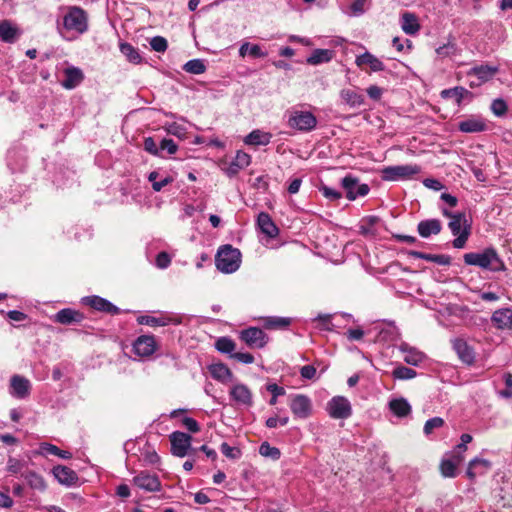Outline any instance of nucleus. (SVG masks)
<instances>
[{
	"label": "nucleus",
	"mask_w": 512,
	"mask_h": 512,
	"mask_svg": "<svg viewBox=\"0 0 512 512\" xmlns=\"http://www.w3.org/2000/svg\"><path fill=\"white\" fill-rule=\"evenodd\" d=\"M58 32L66 40H74L88 30V15L79 6H69L57 25Z\"/></svg>",
	"instance_id": "1"
},
{
	"label": "nucleus",
	"mask_w": 512,
	"mask_h": 512,
	"mask_svg": "<svg viewBox=\"0 0 512 512\" xmlns=\"http://www.w3.org/2000/svg\"><path fill=\"white\" fill-rule=\"evenodd\" d=\"M463 260L466 265L477 266L491 272H501L506 269L503 260L492 247L485 248L481 252L466 253L463 255Z\"/></svg>",
	"instance_id": "2"
},
{
	"label": "nucleus",
	"mask_w": 512,
	"mask_h": 512,
	"mask_svg": "<svg viewBox=\"0 0 512 512\" xmlns=\"http://www.w3.org/2000/svg\"><path fill=\"white\" fill-rule=\"evenodd\" d=\"M242 255L239 249L230 244L219 247L215 256V264L219 271L225 274L236 272L241 265Z\"/></svg>",
	"instance_id": "3"
},
{
	"label": "nucleus",
	"mask_w": 512,
	"mask_h": 512,
	"mask_svg": "<svg viewBox=\"0 0 512 512\" xmlns=\"http://www.w3.org/2000/svg\"><path fill=\"white\" fill-rule=\"evenodd\" d=\"M287 125L300 132H310L317 126V118L310 111L290 110L287 111Z\"/></svg>",
	"instance_id": "4"
},
{
	"label": "nucleus",
	"mask_w": 512,
	"mask_h": 512,
	"mask_svg": "<svg viewBox=\"0 0 512 512\" xmlns=\"http://www.w3.org/2000/svg\"><path fill=\"white\" fill-rule=\"evenodd\" d=\"M420 172L421 167L417 164L394 165L383 168L381 177L384 181H404L413 179Z\"/></svg>",
	"instance_id": "5"
},
{
	"label": "nucleus",
	"mask_w": 512,
	"mask_h": 512,
	"mask_svg": "<svg viewBox=\"0 0 512 512\" xmlns=\"http://www.w3.org/2000/svg\"><path fill=\"white\" fill-rule=\"evenodd\" d=\"M451 233L456 236L452 244L454 248L461 249L465 246L470 235V227L466 224L464 213H456L448 223Z\"/></svg>",
	"instance_id": "6"
},
{
	"label": "nucleus",
	"mask_w": 512,
	"mask_h": 512,
	"mask_svg": "<svg viewBox=\"0 0 512 512\" xmlns=\"http://www.w3.org/2000/svg\"><path fill=\"white\" fill-rule=\"evenodd\" d=\"M368 333H374L375 341L383 344H393L400 338L399 329L393 322H377Z\"/></svg>",
	"instance_id": "7"
},
{
	"label": "nucleus",
	"mask_w": 512,
	"mask_h": 512,
	"mask_svg": "<svg viewBox=\"0 0 512 512\" xmlns=\"http://www.w3.org/2000/svg\"><path fill=\"white\" fill-rule=\"evenodd\" d=\"M341 186L346 192V198L350 201H354L358 197H364L370 191L367 184L360 183L359 179L351 174L346 175L341 180Z\"/></svg>",
	"instance_id": "8"
},
{
	"label": "nucleus",
	"mask_w": 512,
	"mask_h": 512,
	"mask_svg": "<svg viewBox=\"0 0 512 512\" xmlns=\"http://www.w3.org/2000/svg\"><path fill=\"white\" fill-rule=\"evenodd\" d=\"M327 412L333 419H347L352 415L351 403L344 396H334L327 403Z\"/></svg>",
	"instance_id": "9"
},
{
	"label": "nucleus",
	"mask_w": 512,
	"mask_h": 512,
	"mask_svg": "<svg viewBox=\"0 0 512 512\" xmlns=\"http://www.w3.org/2000/svg\"><path fill=\"white\" fill-rule=\"evenodd\" d=\"M32 384L30 380L22 375L15 374L9 381V394L16 399H26L31 393Z\"/></svg>",
	"instance_id": "10"
},
{
	"label": "nucleus",
	"mask_w": 512,
	"mask_h": 512,
	"mask_svg": "<svg viewBox=\"0 0 512 512\" xmlns=\"http://www.w3.org/2000/svg\"><path fill=\"white\" fill-rule=\"evenodd\" d=\"M81 303L99 312H104L111 315L120 314V309L117 306H115L109 300L97 295L82 297Z\"/></svg>",
	"instance_id": "11"
},
{
	"label": "nucleus",
	"mask_w": 512,
	"mask_h": 512,
	"mask_svg": "<svg viewBox=\"0 0 512 512\" xmlns=\"http://www.w3.org/2000/svg\"><path fill=\"white\" fill-rule=\"evenodd\" d=\"M498 72V68L496 66L490 65H479L472 67L468 72V78L476 77L477 82H470L469 86L471 88H476L486 83L490 79L494 77V75Z\"/></svg>",
	"instance_id": "12"
},
{
	"label": "nucleus",
	"mask_w": 512,
	"mask_h": 512,
	"mask_svg": "<svg viewBox=\"0 0 512 512\" xmlns=\"http://www.w3.org/2000/svg\"><path fill=\"white\" fill-rule=\"evenodd\" d=\"M240 339L251 348H263L268 342V336L257 327H249L240 332Z\"/></svg>",
	"instance_id": "13"
},
{
	"label": "nucleus",
	"mask_w": 512,
	"mask_h": 512,
	"mask_svg": "<svg viewBox=\"0 0 512 512\" xmlns=\"http://www.w3.org/2000/svg\"><path fill=\"white\" fill-rule=\"evenodd\" d=\"M171 452L177 457L187 455L191 447V436L184 432L175 431L170 435Z\"/></svg>",
	"instance_id": "14"
},
{
	"label": "nucleus",
	"mask_w": 512,
	"mask_h": 512,
	"mask_svg": "<svg viewBox=\"0 0 512 512\" xmlns=\"http://www.w3.org/2000/svg\"><path fill=\"white\" fill-rule=\"evenodd\" d=\"M290 409L295 417L306 419L310 416L312 411L311 400L306 395H294L290 402Z\"/></svg>",
	"instance_id": "15"
},
{
	"label": "nucleus",
	"mask_w": 512,
	"mask_h": 512,
	"mask_svg": "<svg viewBox=\"0 0 512 512\" xmlns=\"http://www.w3.org/2000/svg\"><path fill=\"white\" fill-rule=\"evenodd\" d=\"M397 348L404 355L403 361L408 365L419 366L426 359L424 352L406 342H401Z\"/></svg>",
	"instance_id": "16"
},
{
	"label": "nucleus",
	"mask_w": 512,
	"mask_h": 512,
	"mask_svg": "<svg viewBox=\"0 0 512 512\" xmlns=\"http://www.w3.org/2000/svg\"><path fill=\"white\" fill-rule=\"evenodd\" d=\"M156 350V340L152 335H141L133 343V351L140 357L151 356Z\"/></svg>",
	"instance_id": "17"
},
{
	"label": "nucleus",
	"mask_w": 512,
	"mask_h": 512,
	"mask_svg": "<svg viewBox=\"0 0 512 512\" xmlns=\"http://www.w3.org/2000/svg\"><path fill=\"white\" fill-rule=\"evenodd\" d=\"M250 163L251 156L246 152L239 150L236 152L234 160L223 168V171L228 177H234L239 173V171L249 166Z\"/></svg>",
	"instance_id": "18"
},
{
	"label": "nucleus",
	"mask_w": 512,
	"mask_h": 512,
	"mask_svg": "<svg viewBox=\"0 0 512 512\" xmlns=\"http://www.w3.org/2000/svg\"><path fill=\"white\" fill-rule=\"evenodd\" d=\"M452 346L459 359L467 364L471 365L475 361L474 349L467 343L463 338H455L452 341Z\"/></svg>",
	"instance_id": "19"
},
{
	"label": "nucleus",
	"mask_w": 512,
	"mask_h": 512,
	"mask_svg": "<svg viewBox=\"0 0 512 512\" xmlns=\"http://www.w3.org/2000/svg\"><path fill=\"white\" fill-rule=\"evenodd\" d=\"M64 79L61 81L62 87L72 90L79 86L84 80L83 71L75 66H68L63 70Z\"/></svg>",
	"instance_id": "20"
},
{
	"label": "nucleus",
	"mask_w": 512,
	"mask_h": 512,
	"mask_svg": "<svg viewBox=\"0 0 512 512\" xmlns=\"http://www.w3.org/2000/svg\"><path fill=\"white\" fill-rule=\"evenodd\" d=\"M459 131L463 133H478L487 129V123L480 116H470L458 123Z\"/></svg>",
	"instance_id": "21"
},
{
	"label": "nucleus",
	"mask_w": 512,
	"mask_h": 512,
	"mask_svg": "<svg viewBox=\"0 0 512 512\" xmlns=\"http://www.w3.org/2000/svg\"><path fill=\"white\" fill-rule=\"evenodd\" d=\"M84 318L83 313L71 308H64L53 316V321L62 325H71L81 323Z\"/></svg>",
	"instance_id": "22"
},
{
	"label": "nucleus",
	"mask_w": 512,
	"mask_h": 512,
	"mask_svg": "<svg viewBox=\"0 0 512 512\" xmlns=\"http://www.w3.org/2000/svg\"><path fill=\"white\" fill-rule=\"evenodd\" d=\"M491 467L492 464L489 460L476 457L469 462L466 474L469 479L473 480L488 473Z\"/></svg>",
	"instance_id": "23"
},
{
	"label": "nucleus",
	"mask_w": 512,
	"mask_h": 512,
	"mask_svg": "<svg viewBox=\"0 0 512 512\" xmlns=\"http://www.w3.org/2000/svg\"><path fill=\"white\" fill-rule=\"evenodd\" d=\"M134 483L137 487L149 492L160 490L159 478L147 472H141L139 475L135 476Z\"/></svg>",
	"instance_id": "24"
},
{
	"label": "nucleus",
	"mask_w": 512,
	"mask_h": 512,
	"mask_svg": "<svg viewBox=\"0 0 512 512\" xmlns=\"http://www.w3.org/2000/svg\"><path fill=\"white\" fill-rule=\"evenodd\" d=\"M25 151L22 149H12L7 153V165L9 169L15 172H22L26 167Z\"/></svg>",
	"instance_id": "25"
},
{
	"label": "nucleus",
	"mask_w": 512,
	"mask_h": 512,
	"mask_svg": "<svg viewBox=\"0 0 512 512\" xmlns=\"http://www.w3.org/2000/svg\"><path fill=\"white\" fill-rule=\"evenodd\" d=\"M464 460V456H451L450 454H446L442 459L440 464V471L444 477L453 478L456 476L457 467Z\"/></svg>",
	"instance_id": "26"
},
{
	"label": "nucleus",
	"mask_w": 512,
	"mask_h": 512,
	"mask_svg": "<svg viewBox=\"0 0 512 512\" xmlns=\"http://www.w3.org/2000/svg\"><path fill=\"white\" fill-rule=\"evenodd\" d=\"M388 408L393 415L398 418H405L412 412V407L408 400L404 397H396L390 399Z\"/></svg>",
	"instance_id": "27"
},
{
	"label": "nucleus",
	"mask_w": 512,
	"mask_h": 512,
	"mask_svg": "<svg viewBox=\"0 0 512 512\" xmlns=\"http://www.w3.org/2000/svg\"><path fill=\"white\" fill-rule=\"evenodd\" d=\"M442 230V223L438 219L422 220L417 225V232L422 238H429L432 235H438Z\"/></svg>",
	"instance_id": "28"
},
{
	"label": "nucleus",
	"mask_w": 512,
	"mask_h": 512,
	"mask_svg": "<svg viewBox=\"0 0 512 512\" xmlns=\"http://www.w3.org/2000/svg\"><path fill=\"white\" fill-rule=\"evenodd\" d=\"M231 398L238 404L251 406L253 403L252 393L244 384H236L230 389Z\"/></svg>",
	"instance_id": "29"
},
{
	"label": "nucleus",
	"mask_w": 512,
	"mask_h": 512,
	"mask_svg": "<svg viewBox=\"0 0 512 512\" xmlns=\"http://www.w3.org/2000/svg\"><path fill=\"white\" fill-rule=\"evenodd\" d=\"M257 225L260 231L269 238H275L279 234V229L273 222L268 213L261 212L257 217Z\"/></svg>",
	"instance_id": "30"
},
{
	"label": "nucleus",
	"mask_w": 512,
	"mask_h": 512,
	"mask_svg": "<svg viewBox=\"0 0 512 512\" xmlns=\"http://www.w3.org/2000/svg\"><path fill=\"white\" fill-rule=\"evenodd\" d=\"M138 323L141 325H147L151 327H161V326H167L169 324L178 325L181 323L179 318H173L169 316H150V315H143L138 318Z\"/></svg>",
	"instance_id": "31"
},
{
	"label": "nucleus",
	"mask_w": 512,
	"mask_h": 512,
	"mask_svg": "<svg viewBox=\"0 0 512 512\" xmlns=\"http://www.w3.org/2000/svg\"><path fill=\"white\" fill-rule=\"evenodd\" d=\"M491 321L498 329H510L512 327V309L501 308L494 311Z\"/></svg>",
	"instance_id": "32"
},
{
	"label": "nucleus",
	"mask_w": 512,
	"mask_h": 512,
	"mask_svg": "<svg viewBox=\"0 0 512 512\" xmlns=\"http://www.w3.org/2000/svg\"><path fill=\"white\" fill-rule=\"evenodd\" d=\"M472 93L462 86L445 89L441 92L443 99H454L456 105L460 106L464 100H471Z\"/></svg>",
	"instance_id": "33"
},
{
	"label": "nucleus",
	"mask_w": 512,
	"mask_h": 512,
	"mask_svg": "<svg viewBox=\"0 0 512 512\" xmlns=\"http://www.w3.org/2000/svg\"><path fill=\"white\" fill-rule=\"evenodd\" d=\"M271 139V133L255 129L246 135L243 141L248 146H266L271 142Z\"/></svg>",
	"instance_id": "34"
},
{
	"label": "nucleus",
	"mask_w": 512,
	"mask_h": 512,
	"mask_svg": "<svg viewBox=\"0 0 512 512\" xmlns=\"http://www.w3.org/2000/svg\"><path fill=\"white\" fill-rule=\"evenodd\" d=\"M52 472L57 481L66 486L74 485L78 480L77 474L66 466L58 465Z\"/></svg>",
	"instance_id": "35"
},
{
	"label": "nucleus",
	"mask_w": 512,
	"mask_h": 512,
	"mask_svg": "<svg viewBox=\"0 0 512 512\" xmlns=\"http://www.w3.org/2000/svg\"><path fill=\"white\" fill-rule=\"evenodd\" d=\"M400 26L407 35H415L420 30L418 18L414 13L404 12L400 18Z\"/></svg>",
	"instance_id": "36"
},
{
	"label": "nucleus",
	"mask_w": 512,
	"mask_h": 512,
	"mask_svg": "<svg viewBox=\"0 0 512 512\" xmlns=\"http://www.w3.org/2000/svg\"><path fill=\"white\" fill-rule=\"evenodd\" d=\"M355 63L358 67H363L364 65H368L373 72L383 71L385 66L383 62L378 59L376 56L369 52H365L356 57Z\"/></svg>",
	"instance_id": "37"
},
{
	"label": "nucleus",
	"mask_w": 512,
	"mask_h": 512,
	"mask_svg": "<svg viewBox=\"0 0 512 512\" xmlns=\"http://www.w3.org/2000/svg\"><path fill=\"white\" fill-rule=\"evenodd\" d=\"M340 97L351 108L361 107L365 103L364 95L354 89H342Z\"/></svg>",
	"instance_id": "38"
},
{
	"label": "nucleus",
	"mask_w": 512,
	"mask_h": 512,
	"mask_svg": "<svg viewBox=\"0 0 512 512\" xmlns=\"http://www.w3.org/2000/svg\"><path fill=\"white\" fill-rule=\"evenodd\" d=\"M335 56V52L330 49H315L307 58V63L310 65H320L330 62Z\"/></svg>",
	"instance_id": "39"
},
{
	"label": "nucleus",
	"mask_w": 512,
	"mask_h": 512,
	"mask_svg": "<svg viewBox=\"0 0 512 512\" xmlns=\"http://www.w3.org/2000/svg\"><path fill=\"white\" fill-rule=\"evenodd\" d=\"M209 372L212 378L222 383L231 381L233 377L231 370L223 363L212 364L209 367Z\"/></svg>",
	"instance_id": "40"
},
{
	"label": "nucleus",
	"mask_w": 512,
	"mask_h": 512,
	"mask_svg": "<svg viewBox=\"0 0 512 512\" xmlns=\"http://www.w3.org/2000/svg\"><path fill=\"white\" fill-rule=\"evenodd\" d=\"M19 35L18 29L11 22L4 20L0 22V40L6 43H13Z\"/></svg>",
	"instance_id": "41"
},
{
	"label": "nucleus",
	"mask_w": 512,
	"mask_h": 512,
	"mask_svg": "<svg viewBox=\"0 0 512 512\" xmlns=\"http://www.w3.org/2000/svg\"><path fill=\"white\" fill-rule=\"evenodd\" d=\"M148 180L152 184L154 191L159 192L165 186L173 182V178L167 174L163 175L158 171H152L148 175Z\"/></svg>",
	"instance_id": "42"
},
{
	"label": "nucleus",
	"mask_w": 512,
	"mask_h": 512,
	"mask_svg": "<svg viewBox=\"0 0 512 512\" xmlns=\"http://www.w3.org/2000/svg\"><path fill=\"white\" fill-rule=\"evenodd\" d=\"M292 323L289 317L269 316L263 318V326L269 330L285 329Z\"/></svg>",
	"instance_id": "43"
},
{
	"label": "nucleus",
	"mask_w": 512,
	"mask_h": 512,
	"mask_svg": "<svg viewBox=\"0 0 512 512\" xmlns=\"http://www.w3.org/2000/svg\"><path fill=\"white\" fill-rule=\"evenodd\" d=\"M120 52L125 56L127 61L132 64H140L142 62V57L137 48L132 46L127 42H120L119 44Z\"/></svg>",
	"instance_id": "44"
},
{
	"label": "nucleus",
	"mask_w": 512,
	"mask_h": 512,
	"mask_svg": "<svg viewBox=\"0 0 512 512\" xmlns=\"http://www.w3.org/2000/svg\"><path fill=\"white\" fill-rule=\"evenodd\" d=\"M380 218L377 216H367L361 220L360 230L365 236H375L377 234L376 226L379 224Z\"/></svg>",
	"instance_id": "45"
},
{
	"label": "nucleus",
	"mask_w": 512,
	"mask_h": 512,
	"mask_svg": "<svg viewBox=\"0 0 512 512\" xmlns=\"http://www.w3.org/2000/svg\"><path fill=\"white\" fill-rule=\"evenodd\" d=\"M22 476L25 478L30 488L40 492L45 491L47 485L44 478L40 474L34 471H29L25 474H22Z\"/></svg>",
	"instance_id": "46"
},
{
	"label": "nucleus",
	"mask_w": 512,
	"mask_h": 512,
	"mask_svg": "<svg viewBox=\"0 0 512 512\" xmlns=\"http://www.w3.org/2000/svg\"><path fill=\"white\" fill-rule=\"evenodd\" d=\"M39 450L40 454L44 456L54 455L62 459H70L72 457V454L69 451L61 450L57 446L47 442L41 443Z\"/></svg>",
	"instance_id": "47"
},
{
	"label": "nucleus",
	"mask_w": 512,
	"mask_h": 512,
	"mask_svg": "<svg viewBox=\"0 0 512 512\" xmlns=\"http://www.w3.org/2000/svg\"><path fill=\"white\" fill-rule=\"evenodd\" d=\"M183 70L193 75H200L206 71V64L203 59H192L183 65Z\"/></svg>",
	"instance_id": "48"
},
{
	"label": "nucleus",
	"mask_w": 512,
	"mask_h": 512,
	"mask_svg": "<svg viewBox=\"0 0 512 512\" xmlns=\"http://www.w3.org/2000/svg\"><path fill=\"white\" fill-rule=\"evenodd\" d=\"M417 376V372L406 366L399 365L392 371V377L397 380H410Z\"/></svg>",
	"instance_id": "49"
},
{
	"label": "nucleus",
	"mask_w": 512,
	"mask_h": 512,
	"mask_svg": "<svg viewBox=\"0 0 512 512\" xmlns=\"http://www.w3.org/2000/svg\"><path fill=\"white\" fill-rule=\"evenodd\" d=\"M215 348L221 353L231 355L236 348V344L229 337H220L215 342Z\"/></svg>",
	"instance_id": "50"
},
{
	"label": "nucleus",
	"mask_w": 512,
	"mask_h": 512,
	"mask_svg": "<svg viewBox=\"0 0 512 512\" xmlns=\"http://www.w3.org/2000/svg\"><path fill=\"white\" fill-rule=\"evenodd\" d=\"M259 454L274 461L279 460L281 457V451L277 447L271 446L268 442H263L260 445Z\"/></svg>",
	"instance_id": "51"
},
{
	"label": "nucleus",
	"mask_w": 512,
	"mask_h": 512,
	"mask_svg": "<svg viewBox=\"0 0 512 512\" xmlns=\"http://www.w3.org/2000/svg\"><path fill=\"white\" fill-rule=\"evenodd\" d=\"M314 323H316V328L323 331H331L332 328V322H331V315L329 314H319L315 318L312 319Z\"/></svg>",
	"instance_id": "52"
},
{
	"label": "nucleus",
	"mask_w": 512,
	"mask_h": 512,
	"mask_svg": "<svg viewBox=\"0 0 512 512\" xmlns=\"http://www.w3.org/2000/svg\"><path fill=\"white\" fill-rule=\"evenodd\" d=\"M444 425V420L441 417H433L426 421L423 432L426 436L431 435L435 429L441 428Z\"/></svg>",
	"instance_id": "53"
},
{
	"label": "nucleus",
	"mask_w": 512,
	"mask_h": 512,
	"mask_svg": "<svg viewBox=\"0 0 512 512\" xmlns=\"http://www.w3.org/2000/svg\"><path fill=\"white\" fill-rule=\"evenodd\" d=\"M25 463L14 457H9L7 460V471L12 475L23 474Z\"/></svg>",
	"instance_id": "54"
},
{
	"label": "nucleus",
	"mask_w": 512,
	"mask_h": 512,
	"mask_svg": "<svg viewBox=\"0 0 512 512\" xmlns=\"http://www.w3.org/2000/svg\"><path fill=\"white\" fill-rule=\"evenodd\" d=\"M152 50L156 52H165L168 47L167 40L162 36H155L150 40Z\"/></svg>",
	"instance_id": "55"
},
{
	"label": "nucleus",
	"mask_w": 512,
	"mask_h": 512,
	"mask_svg": "<svg viewBox=\"0 0 512 512\" xmlns=\"http://www.w3.org/2000/svg\"><path fill=\"white\" fill-rule=\"evenodd\" d=\"M319 191L323 194V196L331 201H337L342 198V194L340 191L328 187L326 185H322L319 188Z\"/></svg>",
	"instance_id": "56"
},
{
	"label": "nucleus",
	"mask_w": 512,
	"mask_h": 512,
	"mask_svg": "<svg viewBox=\"0 0 512 512\" xmlns=\"http://www.w3.org/2000/svg\"><path fill=\"white\" fill-rule=\"evenodd\" d=\"M365 3L366 0H354L352 4L350 5V11L348 14L350 16H361L365 12Z\"/></svg>",
	"instance_id": "57"
},
{
	"label": "nucleus",
	"mask_w": 512,
	"mask_h": 512,
	"mask_svg": "<svg viewBox=\"0 0 512 512\" xmlns=\"http://www.w3.org/2000/svg\"><path fill=\"white\" fill-rule=\"evenodd\" d=\"M170 264H171V257L167 252L162 251L157 254L156 259H155V265L157 268L166 269L169 267Z\"/></svg>",
	"instance_id": "58"
},
{
	"label": "nucleus",
	"mask_w": 512,
	"mask_h": 512,
	"mask_svg": "<svg viewBox=\"0 0 512 512\" xmlns=\"http://www.w3.org/2000/svg\"><path fill=\"white\" fill-rule=\"evenodd\" d=\"M166 131L174 136H177L179 138L184 137L186 134V129L184 126L173 122L166 125Z\"/></svg>",
	"instance_id": "59"
},
{
	"label": "nucleus",
	"mask_w": 512,
	"mask_h": 512,
	"mask_svg": "<svg viewBox=\"0 0 512 512\" xmlns=\"http://www.w3.org/2000/svg\"><path fill=\"white\" fill-rule=\"evenodd\" d=\"M144 149L145 151L152 155L161 156L160 145L158 146L152 137H148L145 139Z\"/></svg>",
	"instance_id": "60"
},
{
	"label": "nucleus",
	"mask_w": 512,
	"mask_h": 512,
	"mask_svg": "<svg viewBox=\"0 0 512 512\" xmlns=\"http://www.w3.org/2000/svg\"><path fill=\"white\" fill-rule=\"evenodd\" d=\"M220 450L224 456L230 459H237L240 457V451L234 447H231L228 443L223 442Z\"/></svg>",
	"instance_id": "61"
},
{
	"label": "nucleus",
	"mask_w": 512,
	"mask_h": 512,
	"mask_svg": "<svg viewBox=\"0 0 512 512\" xmlns=\"http://www.w3.org/2000/svg\"><path fill=\"white\" fill-rule=\"evenodd\" d=\"M178 146L172 139L164 138L160 142L161 153L167 151L169 155H173L177 152Z\"/></svg>",
	"instance_id": "62"
},
{
	"label": "nucleus",
	"mask_w": 512,
	"mask_h": 512,
	"mask_svg": "<svg viewBox=\"0 0 512 512\" xmlns=\"http://www.w3.org/2000/svg\"><path fill=\"white\" fill-rule=\"evenodd\" d=\"M491 109L495 115L502 116L507 111V105L502 99H495L492 102Z\"/></svg>",
	"instance_id": "63"
},
{
	"label": "nucleus",
	"mask_w": 512,
	"mask_h": 512,
	"mask_svg": "<svg viewBox=\"0 0 512 512\" xmlns=\"http://www.w3.org/2000/svg\"><path fill=\"white\" fill-rule=\"evenodd\" d=\"M456 51V47L452 43L444 44L436 49V53L440 57H448L453 55Z\"/></svg>",
	"instance_id": "64"
}]
</instances>
